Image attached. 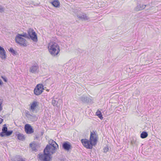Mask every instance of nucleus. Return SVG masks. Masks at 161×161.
<instances>
[{
  "label": "nucleus",
  "mask_w": 161,
  "mask_h": 161,
  "mask_svg": "<svg viewBox=\"0 0 161 161\" xmlns=\"http://www.w3.org/2000/svg\"><path fill=\"white\" fill-rule=\"evenodd\" d=\"M49 145H47L44 150V154H39V158L43 161H49L50 156L55 152L58 148V145L52 140L49 141Z\"/></svg>",
  "instance_id": "nucleus-1"
},
{
  "label": "nucleus",
  "mask_w": 161,
  "mask_h": 161,
  "mask_svg": "<svg viewBox=\"0 0 161 161\" xmlns=\"http://www.w3.org/2000/svg\"><path fill=\"white\" fill-rule=\"evenodd\" d=\"M97 135L96 134L91 132L89 140L86 139H82L81 142L84 147L87 149H91L93 146L97 144Z\"/></svg>",
  "instance_id": "nucleus-2"
},
{
  "label": "nucleus",
  "mask_w": 161,
  "mask_h": 161,
  "mask_svg": "<svg viewBox=\"0 0 161 161\" xmlns=\"http://www.w3.org/2000/svg\"><path fill=\"white\" fill-rule=\"evenodd\" d=\"M48 48L49 53L53 57L57 56L60 51L58 44L54 42H50L49 43Z\"/></svg>",
  "instance_id": "nucleus-3"
},
{
  "label": "nucleus",
  "mask_w": 161,
  "mask_h": 161,
  "mask_svg": "<svg viewBox=\"0 0 161 161\" xmlns=\"http://www.w3.org/2000/svg\"><path fill=\"white\" fill-rule=\"evenodd\" d=\"M27 32L28 35V39L31 38L34 42H37L38 40L37 35L34 30L31 29H29L28 30Z\"/></svg>",
  "instance_id": "nucleus-4"
},
{
  "label": "nucleus",
  "mask_w": 161,
  "mask_h": 161,
  "mask_svg": "<svg viewBox=\"0 0 161 161\" xmlns=\"http://www.w3.org/2000/svg\"><path fill=\"white\" fill-rule=\"evenodd\" d=\"M16 42L21 46L25 47L27 46V42L25 39L22 38L17 34L15 38Z\"/></svg>",
  "instance_id": "nucleus-5"
},
{
  "label": "nucleus",
  "mask_w": 161,
  "mask_h": 161,
  "mask_svg": "<svg viewBox=\"0 0 161 161\" xmlns=\"http://www.w3.org/2000/svg\"><path fill=\"white\" fill-rule=\"evenodd\" d=\"M43 86L42 84H38L35 87L34 91V93L36 95L41 94L43 92Z\"/></svg>",
  "instance_id": "nucleus-6"
},
{
  "label": "nucleus",
  "mask_w": 161,
  "mask_h": 161,
  "mask_svg": "<svg viewBox=\"0 0 161 161\" xmlns=\"http://www.w3.org/2000/svg\"><path fill=\"white\" fill-rule=\"evenodd\" d=\"M39 71V67L37 64L32 66L30 69L29 71L32 73H35Z\"/></svg>",
  "instance_id": "nucleus-7"
},
{
  "label": "nucleus",
  "mask_w": 161,
  "mask_h": 161,
  "mask_svg": "<svg viewBox=\"0 0 161 161\" xmlns=\"http://www.w3.org/2000/svg\"><path fill=\"white\" fill-rule=\"evenodd\" d=\"M25 131L27 133L31 134L34 132V130L30 125L26 124L25 126Z\"/></svg>",
  "instance_id": "nucleus-8"
},
{
  "label": "nucleus",
  "mask_w": 161,
  "mask_h": 161,
  "mask_svg": "<svg viewBox=\"0 0 161 161\" xmlns=\"http://www.w3.org/2000/svg\"><path fill=\"white\" fill-rule=\"evenodd\" d=\"M6 52L4 49L0 46V57L2 59H5L6 58Z\"/></svg>",
  "instance_id": "nucleus-9"
},
{
  "label": "nucleus",
  "mask_w": 161,
  "mask_h": 161,
  "mask_svg": "<svg viewBox=\"0 0 161 161\" xmlns=\"http://www.w3.org/2000/svg\"><path fill=\"white\" fill-rule=\"evenodd\" d=\"M147 6L146 5L139 4L138 5L134 8L136 11H138L144 9Z\"/></svg>",
  "instance_id": "nucleus-10"
},
{
  "label": "nucleus",
  "mask_w": 161,
  "mask_h": 161,
  "mask_svg": "<svg viewBox=\"0 0 161 161\" xmlns=\"http://www.w3.org/2000/svg\"><path fill=\"white\" fill-rule=\"evenodd\" d=\"M38 103L36 101H34L31 104L30 110L34 112L35 111L36 107L38 106Z\"/></svg>",
  "instance_id": "nucleus-11"
},
{
  "label": "nucleus",
  "mask_w": 161,
  "mask_h": 161,
  "mask_svg": "<svg viewBox=\"0 0 161 161\" xmlns=\"http://www.w3.org/2000/svg\"><path fill=\"white\" fill-rule=\"evenodd\" d=\"M71 147L70 144L68 142H64L63 144V147L67 151L69 150Z\"/></svg>",
  "instance_id": "nucleus-12"
},
{
  "label": "nucleus",
  "mask_w": 161,
  "mask_h": 161,
  "mask_svg": "<svg viewBox=\"0 0 161 161\" xmlns=\"http://www.w3.org/2000/svg\"><path fill=\"white\" fill-rule=\"evenodd\" d=\"M61 101L62 100L60 99H58V100L57 101L55 99H54L53 98L52 99V103L54 106H58L60 105V103Z\"/></svg>",
  "instance_id": "nucleus-13"
},
{
  "label": "nucleus",
  "mask_w": 161,
  "mask_h": 161,
  "mask_svg": "<svg viewBox=\"0 0 161 161\" xmlns=\"http://www.w3.org/2000/svg\"><path fill=\"white\" fill-rule=\"evenodd\" d=\"M80 98L81 101L84 103H88L91 100L89 97L84 96L81 97Z\"/></svg>",
  "instance_id": "nucleus-14"
},
{
  "label": "nucleus",
  "mask_w": 161,
  "mask_h": 161,
  "mask_svg": "<svg viewBox=\"0 0 161 161\" xmlns=\"http://www.w3.org/2000/svg\"><path fill=\"white\" fill-rule=\"evenodd\" d=\"M30 146L32 148V149L33 151H35L36 149L38 148L39 145L37 143H36L35 142H33L32 143H30Z\"/></svg>",
  "instance_id": "nucleus-15"
},
{
  "label": "nucleus",
  "mask_w": 161,
  "mask_h": 161,
  "mask_svg": "<svg viewBox=\"0 0 161 161\" xmlns=\"http://www.w3.org/2000/svg\"><path fill=\"white\" fill-rule=\"evenodd\" d=\"M5 124L4 125V126L2 130V131L0 133V136L2 137L5 136L4 133L7 131V128Z\"/></svg>",
  "instance_id": "nucleus-16"
},
{
  "label": "nucleus",
  "mask_w": 161,
  "mask_h": 161,
  "mask_svg": "<svg viewBox=\"0 0 161 161\" xmlns=\"http://www.w3.org/2000/svg\"><path fill=\"white\" fill-rule=\"evenodd\" d=\"M77 17L80 19H83L84 20H88L89 19V17H88L86 14H83L81 15H77Z\"/></svg>",
  "instance_id": "nucleus-17"
},
{
  "label": "nucleus",
  "mask_w": 161,
  "mask_h": 161,
  "mask_svg": "<svg viewBox=\"0 0 161 161\" xmlns=\"http://www.w3.org/2000/svg\"><path fill=\"white\" fill-rule=\"evenodd\" d=\"M51 3L55 7H57L59 6L60 3L58 0H54Z\"/></svg>",
  "instance_id": "nucleus-18"
},
{
  "label": "nucleus",
  "mask_w": 161,
  "mask_h": 161,
  "mask_svg": "<svg viewBox=\"0 0 161 161\" xmlns=\"http://www.w3.org/2000/svg\"><path fill=\"white\" fill-rule=\"evenodd\" d=\"M18 139L19 140L23 141L25 139L24 136L23 134L20 133H19L16 135Z\"/></svg>",
  "instance_id": "nucleus-19"
},
{
  "label": "nucleus",
  "mask_w": 161,
  "mask_h": 161,
  "mask_svg": "<svg viewBox=\"0 0 161 161\" xmlns=\"http://www.w3.org/2000/svg\"><path fill=\"white\" fill-rule=\"evenodd\" d=\"M148 135V134L146 132L143 131L141 134L140 136L142 138H145Z\"/></svg>",
  "instance_id": "nucleus-20"
},
{
  "label": "nucleus",
  "mask_w": 161,
  "mask_h": 161,
  "mask_svg": "<svg viewBox=\"0 0 161 161\" xmlns=\"http://www.w3.org/2000/svg\"><path fill=\"white\" fill-rule=\"evenodd\" d=\"M96 115L98 116V117L101 119H102L103 118L102 115V113L101 112L98 110L96 113Z\"/></svg>",
  "instance_id": "nucleus-21"
},
{
  "label": "nucleus",
  "mask_w": 161,
  "mask_h": 161,
  "mask_svg": "<svg viewBox=\"0 0 161 161\" xmlns=\"http://www.w3.org/2000/svg\"><path fill=\"white\" fill-rule=\"evenodd\" d=\"M131 143L132 145L136 144V139L135 137H132L131 138Z\"/></svg>",
  "instance_id": "nucleus-22"
},
{
  "label": "nucleus",
  "mask_w": 161,
  "mask_h": 161,
  "mask_svg": "<svg viewBox=\"0 0 161 161\" xmlns=\"http://www.w3.org/2000/svg\"><path fill=\"white\" fill-rule=\"evenodd\" d=\"M18 34L19 35V36H20L22 37H23L25 38L28 39V34H27L26 33H23L22 34Z\"/></svg>",
  "instance_id": "nucleus-23"
},
{
  "label": "nucleus",
  "mask_w": 161,
  "mask_h": 161,
  "mask_svg": "<svg viewBox=\"0 0 161 161\" xmlns=\"http://www.w3.org/2000/svg\"><path fill=\"white\" fill-rule=\"evenodd\" d=\"M13 132L12 131H7L5 133V136H9L11 135Z\"/></svg>",
  "instance_id": "nucleus-24"
},
{
  "label": "nucleus",
  "mask_w": 161,
  "mask_h": 161,
  "mask_svg": "<svg viewBox=\"0 0 161 161\" xmlns=\"http://www.w3.org/2000/svg\"><path fill=\"white\" fill-rule=\"evenodd\" d=\"M3 100L0 99V111H1L3 109L2 104H3Z\"/></svg>",
  "instance_id": "nucleus-25"
},
{
  "label": "nucleus",
  "mask_w": 161,
  "mask_h": 161,
  "mask_svg": "<svg viewBox=\"0 0 161 161\" xmlns=\"http://www.w3.org/2000/svg\"><path fill=\"white\" fill-rule=\"evenodd\" d=\"M9 51V52H11L13 54H15V52L12 48H10Z\"/></svg>",
  "instance_id": "nucleus-26"
},
{
  "label": "nucleus",
  "mask_w": 161,
  "mask_h": 161,
  "mask_svg": "<svg viewBox=\"0 0 161 161\" xmlns=\"http://www.w3.org/2000/svg\"><path fill=\"white\" fill-rule=\"evenodd\" d=\"M109 149L107 146H106L104 147L103 148V152L104 153H106L108 150Z\"/></svg>",
  "instance_id": "nucleus-27"
},
{
  "label": "nucleus",
  "mask_w": 161,
  "mask_h": 161,
  "mask_svg": "<svg viewBox=\"0 0 161 161\" xmlns=\"http://www.w3.org/2000/svg\"><path fill=\"white\" fill-rule=\"evenodd\" d=\"M4 12V9L2 7V6L0 5V12L3 13Z\"/></svg>",
  "instance_id": "nucleus-28"
},
{
  "label": "nucleus",
  "mask_w": 161,
  "mask_h": 161,
  "mask_svg": "<svg viewBox=\"0 0 161 161\" xmlns=\"http://www.w3.org/2000/svg\"><path fill=\"white\" fill-rule=\"evenodd\" d=\"M17 161H25L22 158H19Z\"/></svg>",
  "instance_id": "nucleus-29"
},
{
  "label": "nucleus",
  "mask_w": 161,
  "mask_h": 161,
  "mask_svg": "<svg viewBox=\"0 0 161 161\" xmlns=\"http://www.w3.org/2000/svg\"><path fill=\"white\" fill-rule=\"evenodd\" d=\"M2 78L3 79L4 81H5L6 82H7V79L6 78L3 76H2Z\"/></svg>",
  "instance_id": "nucleus-30"
},
{
  "label": "nucleus",
  "mask_w": 161,
  "mask_h": 161,
  "mask_svg": "<svg viewBox=\"0 0 161 161\" xmlns=\"http://www.w3.org/2000/svg\"><path fill=\"white\" fill-rule=\"evenodd\" d=\"M3 121V119L0 118V124H1Z\"/></svg>",
  "instance_id": "nucleus-31"
},
{
  "label": "nucleus",
  "mask_w": 161,
  "mask_h": 161,
  "mask_svg": "<svg viewBox=\"0 0 161 161\" xmlns=\"http://www.w3.org/2000/svg\"><path fill=\"white\" fill-rule=\"evenodd\" d=\"M3 84V82L2 81L0 80V85H2Z\"/></svg>",
  "instance_id": "nucleus-32"
},
{
  "label": "nucleus",
  "mask_w": 161,
  "mask_h": 161,
  "mask_svg": "<svg viewBox=\"0 0 161 161\" xmlns=\"http://www.w3.org/2000/svg\"><path fill=\"white\" fill-rule=\"evenodd\" d=\"M38 137H37V136H36V139H38Z\"/></svg>",
  "instance_id": "nucleus-33"
},
{
  "label": "nucleus",
  "mask_w": 161,
  "mask_h": 161,
  "mask_svg": "<svg viewBox=\"0 0 161 161\" xmlns=\"http://www.w3.org/2000/svg\"><path fill=\"white\" fill-rule=\"evenodd\" d=\"M33 117H35V118L36 117V116H35V115H34V116H33Z\"/></svg>",
  "instance_id": "nucleus-34"
},
{
  "label": "nucleus",
  "mask_w": 161,
  "mask_h": 161,
  "mask_svg": "<svg viewBox=\"0 0 161 161\" xmlns=\"http://www.w3.org/2000/svg\"><path fill=\"white\" fill-rule=\"evenodd\" d=\"M29 115H30V116H31V114H29Z\"/></svg>",
  "instance_id": "nucleus-35"
}]
</instances>
